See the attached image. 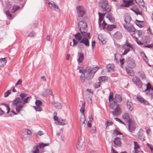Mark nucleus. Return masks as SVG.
Wrapping results in <instances>:
<instances>
[{
	"label": "nucleus",
	"instance_id": "f257e3e1",
	"mask_svg": "<svg viewBox=\"0 0 153 153\" xmlns=\"http://www.w3.org/2000/svg\"><path fill=\"white\" fill-rule=\"evenodd\" d=\"M78 26L80 33H78L75 35L74 36L80 43L83 44L88 47L89 45V39H90L91 37L90 33L87 32V25L85 22L83 20L79 22Z\"/></svg>",
	"mask_w": 153,
	"mask_h": 153
},
{
	"label": "nucleus",
	"instance_id": "f03ea898",
	"mask_svg": "<svg viewBox=\"0 0 153 153\" xmlns=\"http://www.w3.org/2000/svg\"><path fill=\"white\" fill-rule=\"evenodd\" d=\"M27 95V94L22 93L20 94V97H17L13 101V104L14 105H16V110L17 112H19L20 111H22L24 104L29 102L28 99L31 98V97L25 98Z\"/></svg>",
	"mask_w": 153,
	"mask_h": 153
},
{
	"label": "nucleus",
	"instance_id": "7ed1b4c3",
	"mask_svg": "<svg viewBox=\"0 0 153 153\" xmlns=\"http://www.w3.org/2000/svg\"><path fill=\"white\" fill-rule=\"evenodd\" d=\"M131 19L129 16H128L127 18L125 19L124 21L126 25H124V27L131 35H132L134 34L135 30L132 25H128L130 23Z\"/></svg>",
	"mask_w": 153,
	"mask_h": 153
},
{
	"label": "nucleus",
	"instance_id": "20e7f679",
	"mask_svg": "<svg viewBox=\"0 0 153 153\" xmlns=\"http://www.w3.org/2000/svg\"><path fill=\"white\" fill-rule=\"evenodd\" d=\"M110 108L112 110L111 112L113 115L117 116L121 113V109L119 104L115 102L109 105Z\"/></svg>",
	"mask_w": 153,
	"mask_h": 153
},
{
	"label": "nucleus",
	"instance_id": "39448f33",
	"mask_svg": "<svg viewBox=\"0 0 153 153\" xmlns=\"http://www.w3.org/2000/svg\"><path fill=\"white\" fill-rule=\"evenodd\" d=\"M100 5L102 9V12L106 11H110L111 10L110 6L106 1L101 0L100 3Z\"/></svg>",
	"mask_w": 153,
	"mask_h": 153
},
{
	"label": "nucleus",
	"instance_id": "423d86ee",
	"mask_svg": "<svg viewBox=\"0 0 153 153\" xmlns=\"http://www.w3.org/2000/svg\"><path fill=\"white\" fill-rule=\"evenodd\" d=\"M105 13H101L100 12L98 13L99 26L100 27H102L104 30L105 28V26L107 25V24L105 22V21L103 20Z\"/></svg>",
	"mask_w": 153,
	"mask_h": 153
},
{
	"label": "nucleus",
	"instance_id": "0eeeda50",
	"mask_svg": "<svg viewBox=\"0 0 153 153\" xmlns=\"http://www.w3.org/2000/svg\"><path fill=\"white\" fill-rule=\"evenodd\" d=\"M90 67L88 66L83 71V73L85 74L86 77V78L88 80H90L92 79L94 76V74L90 71Z\"/></svg>",
	"mask_w": 153,
	"mask_h": 153
},
{
	"label": "nucleus",
	"instance_id": "6e6552de",
	"mask_svg": "<svg viewBox=\"0 0 153 153\" xmlns=\"http://www.w3.org/2000/svg\"><path fill=\"white\" fill-rule=\"evenodd\" d=\"M77 13L78 15L77 20L79 19V18L82 17L85 14V12L84 7L82 6H79L77 7Z\"/></svg>",
	"mask_w": 153,
	"mask_h": 153
},
{
	"label": "nucleus",
	"instance_id": "1a4fd4ad",
	"mask_svg": "<svg viewBox=\"0 0 153 153\" xmlns=\"http://www.w3.org/2000/svg\"><path fill=\"white\" fill-rule=\"evenodd\" d=\"M132 46L133 45L128 43L127 40H126L125 43L123 45V47L124 48V51L122 55H124L126 54L130 51V48L133 49Z\"/></svg>",
	"mask_w": 153,
	"mask_h": 153
},
{
	"label": "nucleus",
	"instance_id": "9d476101",
	"mask_svg": "<svg viewBox=\"0 0 153 153\" xmlns=\"http://www.w3.org/2000/svg\"><path fill=\"white\" fill-rule=\"evenodd\" d=\"M76 147L78 150L81 151H83L85 149L84 140L79 139L77 143Z\"/></svg>",
	"mask_w": 153,
	"mask_h": 153
},
{
	"label": "nucleus",
	"instance_id": "9b49d317",
	"mask_svg": "<svg viewBox=\"0 0 153 153\" xmlns=\"http://www.w3.org/2000/svg\"><path fill=\"white\" fill-rule=\"evenodd\" d=\"M48 6L50 9L56 11H59V9L58 6L53 1L49 2L48 3Z\"/></svg>",
	"mask_w": 153,
	"mask_h": 153
},
{
	"label": "nucleus",
	"instance_id": "f8f14e48",
	"mask_svg": "<svg viewBox=\"0 0 153 153\" xmlns=\"http://www.w3.org/2000/svg\"><path fill=\"white\" fill-rule=\"evenodd\" d=\"M128 66L130 68H132L135 67V64L134 60L131 58H128L127 60Z\"/></svg>",
	"mask_w": 153,
	"mask_h": 153
},
{
	"label": "nucleus",
	"instance_id": "ddd939ff",
	"mask_svg": "<svg viewBox=\"0 0 153 153\" xmlns=\"http://www.w3.org/2000/svg\"><path fill=\"white\" fill-rule=\"evenodd\" d=\"M113 141L114 145V146L115 147H119L121 146V143L120 138L116 137L114 139Z\"/></svg>",
	"mask_w": 153,
	"mask_h": 153
},
{
	"label": "nucleus",
	"instance_id": "4468645a",
	"mask_svg": "<svg viewBox=\"0 0 153 153\" xmlns=\"http://www.w3.org/2000/svg\"><path fill=\"white\" fill-rule=\"evenodd\" d=\"M122 117L124 120L128 123L130 122V119L129 114L127 112L124 113L122 115Z\"/></svg>",
	"mask_w": 153,
	"mask_h": 153
},
{
	"label": "nucleus",
	"instance_id": "2eb2a0df",
	"mask_svg": "<svg viewBox=\"0 0 153 153\" xmlns=\"http://www.w3.org/2000/svg\"><path fill=\"white\" fill-rule=\"evenodd\" d=\"M32 153H43L44 151L40 150L37 145L34 146L31 151Z\"/></svg>",
	"mask_w": 153,
	"mask_h": 153
},
{
	"label": "nucleus",
	"instance_id": "dca6fc26",
	"mask_svg": "<svg viewBox=\"0 0 153 153\" xmlns=\"http://www.w3.org/2000/svg\"><path fill=\"white\" fill-rule=\"evenodd\" d=\"M149 90V92L150 93L152 98L153 99V88H152L151 84L149 83H148L146 85V88L145 91H146Z\"/></svg>",
	"mask_w": 153,
	"mask_h": 153
},
{
	"label": "nucleus",
	"instance_id": "f3484780",
	"mask_svg": "<svg viewBox=\"0 0 153 153\" xmlns=\"http://www.w3.org/2000/svg\"><path fill=\"white\" fill-rule=\"evenodd\" d=\"M123 2L125 4H121V6L125 7H128L132 3V0H123Z\"/></svg>",
	"mask_w": 153,
	"mask_h": 153
},
{
	"label": "nucleus",
	"instance_id": "a211bd4d",
	"mask_svg": "<svg viewBox=\"0 0 153 153\" xmlns=\"http://www.w3.org/2000/svg\"><path fill=\"white\" fill-rule=\"evenodd\" d=\"M137 99L140 102L145 105H148V102L140 96H137L136 97Z\"/></svg>",
	"mask_w": 153,
	"mask_h": 153
},
{
	"label": "nucleus",
	"instance_id": "6ab92c4d",
	"mask_svg": "<svg viewBox=\"0 0 153 153\" xmlns=\"http://www.w3.org/2000/svg\"><path fill=\"white\" fill-rule=\"evenodd\" d=\"M114 65L113 64H109L106 67L107 71L110 72H113L114 71Z\"/></svg>",
	"mask_w": 153,
	"mask_h": 153
},
{
	"label": "nucleus",
	"instance_id": "aec40b11",
	"mask_svg": "<svg viewBox=\"0 0 153 153\" xmlns=\"http://www.w3.org/2000/svg\"><path fill=\"white\" fill-rule=\"evenodd\" d=\"M68 123V121L66 119H63L61 118H59L58 124L59 125H67Z\"/></svg>",
	"mask_w": 153,
	"mask_h": 153
},
{
	"label": "nucleus",
	"instance_id": "412c9836",
	"mask_svg": "<svg viewBox=\"0 0 153 153\" xmlns=\"http://www.w3.org/2000/svg\"><path fill=\"white\" fill-rule=\"evenodd\" d=\"M43 94L45 96H48L49 95L52 96V92L50 89H45L43 91Z\"/></svg>",
	"mask_w": 153,
	"mask_h": 153
},
{
	"label": "nucleus",
	"instance_id": "4be33fe9",
	"mask_svg": "<svg viewBox=\"0 0 153 153\" xmlns=\"http://www.w3.org/2000/svg\"><path fill=\"white\" fill-rule=\"evenodd\" d=\"M132 81L136 83V85L139 88H141L142 86L141 82L139 80H137V77L136 76H134L132 79Z\"/></svg>",
	"mask_w": 153,
	"mask_h": 153
},
{
	"label": "nucleus",
	"instance_id": "5701e85b",
	"mask_svg": "<svg viewBox=\"0 0 153 153\" xmlns=\"http://www.w3.org/2000/svg\"><path fill=\"white\" fill-rule=\"evenodd\" d=\"M114 100L117 103V102H120L122 101V98L120 95L116 94L115 95Z\"/></svg>",
	"mask_w": 153,
	"mask_h": 153
},
{
	"label": "nucleus",
	"instance_id": "b1692460",
	"mask_svg": "<svg viewBox=\"0 0 153 153\" xmlns=\"http://www.w3.org/2000/svg\"><path fill=\"white\" fill-rule=\"evenodd\" d=\"M127 108L130 111H132L133 109V106L132 103L129 101H128L126 103Z\"/></svg>",
	"mask_w": 153,
	"mask_h": 153
},
{
	"label": "nucleus",
	"instance_id": "393cba45",
	"mask_svg": "<svg viewBox=\"0 0 153 153\" xmlns=\"http://www.w3.org/2000/svg\"><path fill=\"white\" fill-rule=\"evenodd\" d=\"M114 99L113 98V93L110 92L109 95V105L115 103V102L114 100Z\"/></svg>",
	"mask_w": 153,
	"mask_h": 153
},
{
	"label": "nucleus",
	"instance_id": "a878e982",
	"mask_svg": "<svg viewBox=\"0 0 153 153\" xmlns=\"http://www.w3.org/2000/svg\"><path fill=\"white\" fill-rule=\"evenodd\" d=\"M83 55L82 53H79L78 54V58L77 59V61L78 63L79 64L82 63L84 59Z\"/></svg>",
	"mask_w": 153,
	"mask_h": 153
},
{
	"label": "nucleus",
	"instance_id": "bb28decb",
	"mask_svg": "<svg viewBox=\"0 0 153 153\" xmlns=\"http://www.w3.org/2000/svg\"><path fill=\"white\" fill-rule=\"evenodd\" d=\"M48 146V144H46V143H39V144L38 146H38L39 148L40 149V150H44V148L46 146Z\"/></svg>",
	"mask_w": 153,
	"mask_h": 153
},
{
	"label": "nucleus",
	"instance_id": "cd10ccee",
	"mask_svg": "<svg viewBox=\"0 0 153 153\" xmlns=\"http://www.w3.org/2000/svg\"><path fill=\"white\" fill-rule=\"evenodd\" d=\"M128 126L129 131L131 132H132L135 130V126L134 125L131 124L130 122L128 123Z\"/></svg>",
	"mask_w": 153,
	"mask_h": 153
},
{
	"label": "nucleus",
	"instance_id": "c85d7f7f",
	"mask_svg": "<svg viewBox=\"0 0 153 153\" xmlns=\"http://www.w3.org/2000/svg\"><path fill=\"white\" fill-rule=\"evenodd\" d=\"M116 27L115 25H108L107 26L106 29L107 30L111 31L114 29L116 28Z\"/></svg>",
	"mask_w": 153,
	"mask_h": 153
},
{
	"label": "nucleus",
	"instance_id": "c756f323",
	"mask_svg": "<svg viewBox=\"0 0 153 153\" xmlns=\"http://www.w3.org/2000/svg\"><path fill=\"white\" fill-rule=\"evenodd\" d=\"M136 24L140 28H141L144 26V23L142 21L136 20L135 22Z\"/></svg>",
	"mask_w": 153,
	"mask_h": 153
},
{
	"label": "nucleus",
	"instance_id": "7c9ffc66",
	"mask_svg": "<svg viewBox=\"0 0 153 153\" xmlns=\"http://www.w3.org/2000/svg\"><path fill=\"white\" fill-rule=\"evenodd\" d=\"M135 1L136 3L140 7H143L144 3L143 0H135Z\"/></svg>",
	"mask_w": 153,
	"mask_h": 153
},
{
	"label": "nucleus",
	"instance_id": "2f4dec72",
	"mask_svg": "<svg viewBox=\"0 0 153 153\" xmlns=\"http://www.w3.org/2000/svg\"><path fill=\"white\" fill-rule=\"evenodd\" d=\"M53 105L56 108L58 109H61L62 107V104L58 102L55 103Z\"/></svg>",
	"mask_w": 153,
	"mask_h": 153
},
{
	"label": "nucleus",
	"instance_id": "473e14b6",
	"mask_svg": "<svg viewBox=\"0 0 153 153\" xmlns=\"http://www.w3.org/2000/svg\"><path fill=\"white\" fill-rule=\"evenodd\" d=\"M131 10L134 12L136 14L141 15V13L139 10L135 7H134L131 9Z\"/></svg>",
	"mask_w": 153,
	"mask_h": 153
},
{
	"label": "nucleus",
	"instance_id": "72a5a7b5",
	"mask_svg": "<svg viewBox=\"0 0 153 153\" xmlns=\"http://www.w3.org/2000/svg\"><path fill=\"white\" fill-rule=\"evenodd\" d=\"M24 132L27 135H29V137L30 138H31L32 137L31 135L32 132L30 130H28V129H25L24 130Z\"/></svg>",
	"mask_w": 153,
	"mask_h": 153
},
{
	"label": "nucleus",
	"instance_id": "f704fd0d",
	"mask_svg": "<svg viewBox=\"0 0 153 153\" xmlns=\"http://www.w3.org/2000/svg\"><path fill=\"white\" fill-rule=\"evenodd\" d=\"M80 121L82 123L84 126L85 125V122L86 121L84 115L81 116Z\"/></svg>",
	"mask_w": 153,
	"mask_h": 153
},
{
	"label": "nucleus",
	"instance_id": "c9c22d12",
	"mask_svg": "<svg viewBox=\"0 0 153 153\" xmlns=\"http://www.w3.org/2000/svg\"><path fill=\"white\" fill-rule=\"evenodd\" d=\"M85 74L83 73V71L82 72V74L80 76V79L81 82L82 83H84L85 82Z\"/></svg>",
	"mask_w": 153,
	"mask_h": 153
},
{
	"label": "nucleus",
	"instance_id": "e433bc0d",
	"mask_svg": "<svg viewBox=\"0 0 153 153\" xmlns=\"http://www.w3.org/2000/svg\"><path fill=\"white\" fill-rule=\"evenodd\" d=\"M6 62V60L5 58L0 59V66L4 65Z\"/></svg>",
	"mask_w": 153,
	"mask_h": 153
},
{
	"label": "nucleus",
	"instance_id": "4c0bfd02",
	"mask_svg": "<svg viewBox=\"0 0 153 153\" xmlns=\"http://www.w3.org/2000/svg\"><path fill=\"white\" fill-rule=\"evenodd\" d=\"M134 150H138L140 148V146L138 143L134 141Z\"/></svg>",
	"mask_w": 153,
	"mask_h": 153
},
{
	"label": "nucleus",
	"instance_id": "58836bf2",
	"mask_svg": "<svg viewBox=\"0 0 153 153\" xmlns=\"http://www.w3.org/2000/svg\"><path fill=\"white\" fill-rule=\"evenodd\" d=\"M107 79V77L106 76H100L99 78V80L100 82H103L106 80Z\"/></svg>",
	"mask_w": 153,
	"mask_h": 153
},
{
	"label": "nucleus",
	"instance_id": "ea45409f",
	"mask_svg": "<svg viewBox=\"0 0 153 153\" xmlns=\"http://www.w3.org/2000/svg\"><path fill=\"white\" fill-rule=\"evenodd\" d=\"M122 134L119 132L117 129H115L114 131L112 134L113 136H115L119 134Z\"/></svg>",
	"mask_w": 153,
	"mask_h": 153
},
{
	"label": "nucleus",
	"instance_id": "a19ab883",
	"mask_svg": "<svg viewBox=\"0 0 153 153\" xmlns=\"http://www.w3.org/2000/svg\"><path fill=\"white\" fill-rule=\"evenodd\" d=\"M106 17L108 19L109 21L111 22H114V19L111 14H109Z\"/></svg>",
	"mask_w": 153,
	"mask_h": 153
},
{
	"label": "nucleus",
	"instance_id": "79ce46f5",
	"mask_svg": "<svg viewBox=\"0 0 153 153\" xmlns=\"http://www.w3.org/2000/svg\"><path fill=\"white\" fill-rule=\"evenodd\" d=\"M115 37L118 39H120L122 36L121 34L120 33H116L114 34Z\"/></svg>",
	"mask_w": 153,
	"mask_h": 153
},
{
	"label": "nucleus",
	"instance_id": "37998d69",
	"mask_svg": "<svg viewBox=\"0 0 153 153\" xmlns=\"http://www.w3.org/2000/svg\"><path fill=\"white\" fill-rule=\"evenodd\" d=\"M0 105H4V106L5 108H6V109H7V113H9L10 111V109L9 107V106L8 105L4 103L1 104Z\"/></svg>",
	"mask_w": 153,
	"mask_h": 153
},
{
	"label": "nucleus",
	"instance_id": "c03bdc74",
	"mask_svg": "<svg viewBox=\"0 0 153 153\" xmlns=\"http://www.w3.org/2000/svg\"><path fill=\"white\" fill-rule=\"evenodd\" d=\"M126 71L128 74L130 76H133L134 75V72L132 70L126 68Z\"/></svg>",
	"mask_w": 153,
	"mask_h": 153
},
{
	"label": "nucleus",
	"instance_id": "a18cd8bd",
	"mask_svg": "<svg viewBox=\"0 0 153 153\" xmlns=\"http://www.w3.org/2000/svg\"><path fill=\"white\" fill-rule=\"evenodd\" d=\"M98 69V68L97 67L93 68L92 69H91L90 68V71H91L92 73H93V74L94 75V74L97 71Z\"/></svg>",
	"mask_w": 153,
	"mask_h": 153
},
{
	"label": "nucleus",
	"instance_id": "49530a36",
	"mask_svg": "<svg viewBox=\"0 0 153 153\" xmlns=\"http://www.w3.org/2000/svg\"><path fill=\"white\" fill-rule=\"evenodd\" d=\"M19 8V6H14L12 9L11 12L13 13H14Z\"/></svg>",
	"mask_w": 153,
	"mask_h": 153
},
{
	"label": "nucleus",
	"instance_id": "de8ad7c7",
	"mask_svg": "<svg viewBox=\"0 0 153 153\" xmlns=\"http://www.w3.org/2000/svg\"><path fill=\"white\" fill-rule=\"evenodd\" d=\"M141 55L142 56V57L143 58V59L146 62H147V58L144 53L143 52L141 53Z\"/></svg>",
	"mask_w": 153,
	"mask_h": 153
},
{
	"label": "nucleus",
	"instance_id": "09e8293b",
	"mask_svg": "<svg viewBox=\"0 0 153 153\" xmlns=\"http://www.w3.org/2000/svg\"><path fill=\"white\" fill-rule=\"evenodd\" d=\"M35 103L36 105L38 106H40L42 104V103L41 101L39 100H36Z\"/></svg>",
	"mask_w": 153,
	"mask_h": 153
},
{
	"label": "nucleus",
	"instance_id": "8fccbe9b",
	"mask_svg": "<svg viewBox=\"0 0 153 153\" xmlns=\"http://www.w3.org/2000/svg\"><path fill=\"white\" fill-rule=\"evenodd\" d=\"M11 92V90H8L4 93V97H7Z\"/></svg>",
	"mask_w": 153,
	"mask_h": 153
},
{
	"label": "nucleus",
	"instance_id": "3c124183",
	"mask_svg": "<svg viewBox=\"0 0 153 153\" xmlns=\"http://www.w3.org/2000/svg\"><path fill=\"white\" fill-rule=\"evenodd\" d=\"M33 108L37 111H41L42 110V108L40 106H33Z\"/></svg>",
	"mask_w": 153,
	"mask_h": 153
},
{
	"label": "nucleus",
	"instance_id": "603ef678",
	"mask_svg": "<svg viewBox=\"0 0 153 153\" xmlns=\"http://www.w3.org/2000/svg\"><path fill=\"white\" fill-rule=\"evenodd\" d=\"M143 134V130L141 129L139 130L138 133V135L139 137H141Z\"/></svg>",
	"mask_w": 153,
	"mask_h": 153
},
{
	"label": "nucleus",
	"instance_id": "864d4df0",
	"mask_svg": "<svg viewBox=\"0 0 153 153\" xmlns=\"http://www.w3.org/2000/svg\"><path fill=\"white\" fill-rule=\"evenodd\" d=\"M77 40L78 41H75L74 39H73V43L72 45L73 46H75V45H76L78 43V42H79L80 43V42L77 39Z\"/></svg>",
	"mask_w": 153,
	"mask_h": 153
},
{
	"label": "nucleus",
	"instance_id": "5fc2aeb1",
	"mask_svg": "<svg viewBox=\"0 0 153 153\" xmlns=\"http://www.w3.org/2000/svg\"><path fill=\"white\" fill-rule=\"evenodd\" d=\"M6 14L7 16L9 17L10 18L12 17V15L8 10L6 11Z\"/></svg>",
	"mask_w": 153,
	"mask_h": 153
},
{
	"label": "nucleus",
	"instance_id": "6e6d98bb",
	"mask_svg": "<svg viewBox=\"0 0 153 153\" xmlns=\"http://www.w3.org/2000/svg\"><path fill=\"white\" fill-rule=\"evenodd\" d=\"M95 41L94 40H93L92 41V48L93 49L95 47Z\"/></svg>",
	"mask_w": 153,
	"mask_h": 153
},
{
	"label": "nucleus",
	"instance_id": "4d7b16f0",
	"mask_svg": "<svg viewBox=\"0 0 153 153\" xmlns=\"http://www.w3.org/2000/svg\"><path fill=\"white\" fill-rule=\"evenodd\" d=\"M100 81L96 83L95 84V87L96 88H98L100 87Z\"/></svg>",
	"mask_w": 153,
	"mask_h": 153
},
{
	"label": "nucleus",
	"instance_id": "13d9d810",
	"mask_svg": "<svg viewBox=\"0 0 153 153\" xmlns=\"http://www.w3.org/2000/svg\"><path fill=\"white\" fill-rule=\"evenodd\" d=\"M35 33L33 32H31L29 33L28 36L29 37H32L34 36L35 35Z\"/></svg>",
	"mask_w": 153,
	"mask_h": 153
},
{
	"label": "nucleus",
	"instance_id": "bf43d9fd",
	"mask_svg": "<svg viewBox=\"0 0 153 153\" xmlns=\"http://www.w3.org/2000/svg\"><path fill=\"white\" fill-rule=\"evenodd\" d=\"M22 82V81L21 79H19L17 82H16V84L15 85V86H16L17 85L21 84V85Z\"/></svg>",
	"mask_w": 153,
	"mask_h": 153
},
{
	"label": "nucleus",
	"instance_id": "052dcab7",
	"mask_svg": "<svg viewBox=\"0 0 153 153\" xmlns=\"http://www.w3.org/2000/svg\"><path fill=\"white\" fill-rule=\"evenodd\" d=\"M80 111L81 113L82 114V115H84L85 108H81Z\"/></svg>",
	"mask_w": 153,
	"mask_h": 153
},
{
	"label": "nucleus",
	"instance_id": "680f3d73",
	"mask_svg": "<svg viewBox=\"0 0 153 153\" xmlns=\"http://www.w3.org/2000/svg\"><path fill=\"white\" fill-rule=\"evenodd\" d=\"M147 145L150 148V149L151 150V151L152 152H153V148L152 147V145H151L150 144H149V143H147Z\"/></svg>",
	"mask_w": 153,
	"mask_h": 153
},
{
	"label": "nucleus",
	"instance_id": "e2e57ef3",
	"mask_svg": "<svg viewBox=\"0 0 153 153\" xmlns=\"http://www.w3.org/2000/svg\"><path fill=\"white\" fill-rule=\"evenodd\" d=\"M88 118L89 119V120L88 122L92 123L93 121V119L92 116H89L88 117Z\"/></svg>",
	"mask_w": 153,
	"mask_h": 153
},
{
	"label": "nucleus",
	"instance_id": "0e129e2a",
	"mask_svg": "<svg viewBox=\"0 0 153 153\" xmlns=\"http://www.w3.org/2000/svg\"><path fill=\"white\" fill-rule=\"evenodd\" d=\"M140 76L142 79H144L145 78V76L143 73H141Z\"/></svg>",
	"mask_w": 153,
	"mask_h": 153
},
{
	"label": "nucleus",
	"instance_id": "69168bd1",
	"mask_svg": "<svg viewBox=\"0 0 153 153\" xmlns=\"http://www.w3.org/2000/svg\"><path fill=\"white\" fill-rule=\"evenodd\" d=\"M4 110H3L1 108H0V115L4 114Z\"/></svg>",
	"mask_w": 153,
	"mask_h": 153
},
{
	"label": "nucleus",
	"instance_id": "338daca9",
	"mask_svg": "<svg viewBox=\"0 0 153 153\" xmlns=\"http://www.w3.org/2000/svg\"><path fill=\"white\" fill-rule=\"evenodd\" d=\"M53 119L55 121H56L58 123L59 119L58 118V117L57 116L54 117Z\"/></svg>",
	"mask_w": 153,
	"mask_h": 153
},
{
	"label": "nucleus",
	"instance_id": "774afa93",
	"mask_svg": "<svg viewBox=\"0 0 153 153\" xmlns=\"http://www.w3.org/2000/svg\"><path fill=\"white\" fill-rule=\"evenodd\" d=\"M111 153H118L112 147L111 148Z\"/></svg>",
	"mask_w": 153,
	"mask_h": 153
}]
</instances>
